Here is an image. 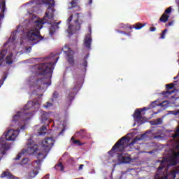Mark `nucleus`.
Segmentation results:
<instances>
[{"instance_id": "f257e3e1", "label": "nucleus", "mask_w": 179, "mask_h": 179, "mask_svg": "<svg viewBox=\"0 0 179 179\" xmlns=\"http://www.w3.org/2000/svg\"><path fill=\"white\" fill-rule=\"evenodd\" d=\"M34 1L36 0H31V2L33 3ZM36 3L38 5L46 3V5H49V7L45 12V16L43 19L35 21L34 27L27 31V40H28V43H29L31 45H36V44H38V43L43 40V36L40 35V30L43 29V24H45V23L48 22L45 19L48 18L50 20L54 19V12H55V10L52 8L53 6H55V1L54 0H38Z\"/></svg>"}, {"instance_id": "f03ea898", "label": "nucleus", "mask_w": 179, "mask_h": 179, "mask_svg": "<svg viewBox=\"0 0 179 179\" xmlns=\"http://www.w3.org/2000/svg\"><path fill=\"white\" fill-rule=\"evenodd\" d=\"M46 59H48L50 62L41 63L35 66L36 76H38V75L43 76V78L34 77L32 78V86L36 87V89H40L41 85H48V86L51 85L50 83L45 82V79L51 80L52 73L55 68V64L58 62L59 57H57L55 55H50V57H46Z\"/></svg>"}, {"instance_id": "7ed1b4c3", "label": "nucleus", "mask_w": 179, "mask_h": 179, "mask_svg": "<svg viewBox=\"0 0 179 179\" xmlns=\"http://www.w3.org/2000/svg\"><path fill=\"white\" fill-rule=\"evenodd\" d=\"M69 2L71 5V7L69 9L70 10L71 15L67 20V24H69L73 18L76 24L79 23L80 22L79 24H82V23H83V19H85V15L82 13H78L80 12L82 10L80 6L78 5L79 0H69Z\"/></svg>"}, {"instance_id": "20e7f679", "label": "nucleus", "mask_w": 179, "mask_h": 179, "mask_svg": "<svg viewBox=\"0 0 179 179\" xmlns=\"http://www.w3.org/2000/svg\"><path fill=\"white\" fill-rule=\"evenodd\" d=\"M127 145H128L127 137L123 136L115 143V145L112 147L111 150L108 152V153L110 157H114L116 153H123V152H125Z\"/></svg>"}, {"instance_id": "39448f33", "label": "nucleus", "mask_w": 179, "mask_h": 179, "mask_svg": "<svg viewBox=\"0 0 179 179\" xmlns=\"http://www.w3.org/2000/svg\"><path fill=\"white\" fill-rule=\"evenodd\" d=\"M23 155H34L38 159H45V154L43 152L38 145L31 143L27 145V148H23Z\"/></svg>"}, {"instance_id": "423d86ee", "label": "nucleus", "mask_w": 179, "mask_h": 179, "mask_svg": "<svg viewBox=\"0 0 179 179\" xmlns=\"http://www.w3.org/2000/svg\"><path fill=\"white\" fill-rule=\"evenodd\" d=\"M54 143H55V141L52 137H47L41 142V150L44 155L45 153H48L50 150H51V148L54 146Z\"/></svg>"}, {"instance_id": "0eeeda50", "label": "nucleus", "mask_w": 179, "mask_h": 179, "mask_svg": "<svg viewBox=\"0 0 179 179\" xmlns=\"http://www.w3.org/2000/svg\"><path fill=\"white\" fill-rule=\"evenodd\" d=\"M36 109L38 110V102L34 103L30 101L23 108L24 112L22 113V115H27V114L35 113Z\"/></svg>"}, {"instance_id": "6e6552de", "label": "nucleus", "mask_w": 179, "mask_h": 179, "mask_svg": "<svg viewBox=\"0 0 179 179\" xmlns=\"http://www.w3.org/2000/svg\"><path fill=\"white\" fill-rule=\"evenodd\" d=\"M78 92H79V87L77 85L73 88L69 90V92L67 93V96L66 98V103L67 106L72 104V101L75 99V96H76Z\"/></svg>"}, {"instance_id": "1a4fd4ad", "label": "nucleus", "mask_w": 179, "mask_h": 179, "mask_svg": "<svg viewBox=\"0 0 179 179\" xmlns=\"http://www.w3.org/2000/svg\"><path fill=\"white\" fill-rule=\"evenodd\" d=\"M150 108H146L144 107L143 109L139 108L136 109L133 115L134 121L137 122L138 125H142V124H144L145 122H143V116H142V111H146V110H149Z\"/></svg>"}, {"instance_id": "9d476101", "label": "nucleus", "mask_w": 179, "mask_h": 179, "mask_svg": "<svg viewBox=\"0 0 179 179\" xmlns=\"http://www.w3.org/2000/svg\"><path fill=\"white\" fill-rule=\"evenodd\" d=\"M62 51L66 54L69 64H70L71 66H73V65H75V59H73V55L75 52L73 50H71L68 45H64L62 49Z\"/></svg>"}, {"instance_id": "9b49d317", "label": "nucleus", "mask_w": 179, "mask_h": 179, "mask_svg": "<svg viewBox=\"0 0 179 179\" xmlns=\"http://www.w3.org/2000/svg\"><path fill=\"white\" fill-rule=\"evenodd\" d=\"M17 136V133L15 132L13 129H10L3 134L2 138L5 139V141H15Z\"/></svg>"}, {"instance_id": "f8f14e48", "label": "nucleus", "mask_w": 179, "mask_h": 179, "mask_svg": "<svg viewBox=\"0 0 179 179\" xmlns=\"http://www.w3.org/2000/svg\"><path fill=\"white\" fill-rule=\"evenodd\" d=\"M177 176V172L176 171H172L169 175H165L160 176L158 173L155 176V179H176Z\"/></svg>"}, {"instance_id": "ddd939ff", "label": "nucleus", "mask_w": 179, "mask_h": 179, "mask_svg": "<svg viewBox=\"0 0 179 179\" xmlns=\"http://www.w3.org/2000/svg\"><path fill=\"white\" fill-rule=\"evenodd\" d=\"M175 85L174 83H170L166 85V91H164L161 93L164 97H169L171 94H173L174 93V91H170L171 89H173Z\"/></svg>"}, {"instance_id": "4468645a", "label": "nucleus", "mask_w": 179, "mask_h": 179, "mask_svg": "<svg viewBox=\"0 0 179 179\" xmlns=\"http://www.w3.org/2000/svg\"><path fill=\"white\" fill-rule=\"evenodd\" d=\"M178 157H179V152L173 153L171 157V159L169 161L171 166H177V164H178L179 163Z\"/></svg>"}, {"instance_id": "2eb2a0df", "label": "nucleus", "mask_w": 179, "mask_h": 179, "mask_svg": "<svg viewBox=\"0 0 179 179\" xmlns=\"http://www.w3.org/2000/svg\"><path fill=\"white\" fill-rule=\"evenodd\" d=\"M178 157H179V152L173 153L171 157V159L169 161L171 166H177V164H178L179 163Z\"/></svg>"}, {"instance_id": "dca6fc26", "label": "nucleus", "mask_w": 179, "mask_h": 179, "mask_svg": "<svg viewBox=\"0 0 179 179\" xmlns=\"http://www.w3.org/2000/svg\"><path fill=\"white\" fill-rule=\"evenodd\" d=\"M84 44L86 48L90 50L92 45V35L90 34H87L84 40Z\"/></svg>"}, {"instance_id": "f3484780", "label": "nucleus", "mask_w": 179, "mask_h": 179, "mask_svg": "<svg viewBox=\"0 0 179 179\" xmlns=\"http://www.w3.org/2000/svg\"><path fill=\"white\" fill-rule=\"evenodd\" d=\"M74 136L75 138H79L80 139H85V138L87 136V132H86L85 129H81L79 131H76Z\"/></svg>"}, {"instance_id": "a211bd4d", "label": "nucleus", "mask_w": 179, "mask_h": 179, "mask_svg": "<svg viewBox=\"0 0 179 179\" xmlns=\"http://www.w3.org/2000/svg\"><path fill=\"white\" fill-rule=\"evenodd\" d=\"M48 118H50V115L48 113L44 111V110H41V121L42 124L45 123L46 121L48 120Z\"/></svg>"}, {"instance_id": "6ab92c4d", "label": "nucleus", "mask_w": 179, "mask_h": 179, "mask_svg": "<svg viewBox=\"0 0 179 179\" xmlns=\"http://www.w3.org/2000/svg\"><path fill=\"white\" fill-rule=\"evenodd\" d=\"M44 159H38V160H35L31 162V166L34 167L36 170H40V167H41V162H43Z\"/></svg>"}, {"instance_id": "aec40b11", "label": "nucleus", "mask_w": 179, "mask_h": 179, "mask_svg": "<svg viewBox=\"0 0 179 179\" xmlns=\"http://www.w3.org/2000/svg\"><path fill=\"white\" fill-rule=\"evenodd\" d=\"M118 160L120 162V163H129V162H131V158L129 157L120 155L118 156Z\"/></svg>"}, {"instance_id": "412c9836", "label": "nucleus", "mask_w": 179, "mask_h": 179, "mask_svg": "<svg viewBox=\"0 0 179 179\" xmlns=\"http://www.w3.org/2000/svg\"><path fill=\"white\" fill-rule=\"evenodd\" d=\"M1 178H3L4 177H7V178H10V179H20L19 178V177H16L13 176L10 172H7V171L3 172L1 174Z\"/></svg>"}, {"instance_id": "4be33fe9", "label": "nucleus", "mask_w": 179, "mask_h": 179, "mask_svg": "<svg viewBox=\"0 0 179 179\" xmlns=\"http://www.w3.org/2000/svg\"><path fill=\"white\" fill-rule=\"evenodd\" d=\"M6 54H8V50L5 49L0 51V67L2 66V64L3 62V59H5V57H6Z\"/></svg>"}, {"instance_id": "5701e85b", "label": "nucleus", "mask_w": 179, "mask_h": 179, "mask_svg": "<svg viewBox=\"0 0 179 179\" xmlns=\"http://www.w3.org/2000/svg\"><path fill=\"white\" fill-rule=\"evenodd\" d=\"M6 64L7 65H12L13 64V54L10 53L6 57Z\"/></svg>"}, {"instance_id": "b1692460", "label": "nucleus", "mask_w": 179, "mask_h": 179, "mask_svg": "<svg viewBox=\"0 0 179 179\" xmlns=\"http://www.w3.org/2000/svg\"><path fill=\"white\" fill-rule=\"evenodd\" d=\"M37 174H38V171L33 170V171H31L30 172H28L26 178L27 179L34 178V177H36V176H37Z\"/></svg>"}, {"instance_id": "393cba45", "label": "nucleus", "mask_w": 179, "mask_h": 179, "mask_svg": "<svg viewBox=\"0 0 179 179\" xmlns=\"http://www.w3.org/2000/svg\"><path fill=\"white\" fill-rule=\"evenodd\" d=\"M47 127H48V124L47 125H43L41 128H40V131L38 132V135L40 136H44V135H45L47 134V132L43 131H47Z\"/></svg>"}, {"instance_id": "a878e982", "label": "nucleus", "mask_w": 179, "mask_h": 179, "mask_svg": "<svg viewBox=\"0 0 179 179\" xmlns=\"http://www.w3.org/2000/svg\"><path fill=\"white\" fill-rule=\"evenodd\" d=\"M170 17V15L163 13L161 17L159 18V22H162V23H166L169 20Z\"/></svg>"}, {"instance_id": "bb28decb", "label": "nucleus", "mask_w": 179, "mask_h": 179, "mask_svg": "<svg viewBox=\"0 0 179 179\" xmlns=\"http://www.w3.org/2000/svg\"><path fill=\"white\" fill-rule=\"evenodd\" d=\"M145 134H143L141 135V136L139 137H135L134 141H132L130 143H129V146H132V145H135V143H136V142H138V141H141V139H143V138H145Z\"/></svg>"}, {"instance_id": "cd10ccee", "label": "nucleus", "mask_w": 179, "mask_h": 179, "mask_svg": "<svg viewBox=\"0 0 179 179\" xmlns=\"http://www.w3.org/2000/svg\"><path fill=\"white\" fill-rule=\"evenodd\" d=\"M151 125H162L163 124V119L158 118L150 122Z\"/></svg>"}, {"instance_id": "c85d7f7f", "label": "nucleus", "mask_w": 179, "mask_h": 179, "mask_svg": "<svg viewBox=\"0 0 179 179\" xmlns=\"http://www.w3.org/2000/svg\"><path fill=\"white\" fill-rule=\"evenodd\" d=\"M145 26H146V24L138 22L133 25V29H135L136 30H141V29H142V27H145Z\"/></svg>"}, {"instance_id": "c756f323", "label": "nucleus", "mask_w": 179, "mask_h": 179, "mask_svg": "<svg viewBox=\"0 0 179 179\" xmlns=\"http://www.w3.org/2000/svg\"><path fill=\"white\" fill-rule=\"evenodd\" d=\"M55 169L58 171H64V167L62 164V162H59L57 164L55 165Z\"/></svg>"}, {"instance_id": "7c9ffc66", "label": "nucleus", "mask_w": 179, "mask_h": 179, "mask_svg": "<svg viewBox=\"0 0 179 179\" xmlns=\"http://www.w3.org/2000/svg\"><path fill=\"white\" fill-rule=\"evenodd\" d=\"M20 117H22V112H20L17 115H15L13 117L12 122L16 123L19 120H20Z\"/></svg>"}, {"instance_id": "2f4dec72", "label": "nucleus", "mask_w": 179, "mask_h": 179, "mask_svg": "<svg viewBox=\"0 0 179 179\" xmlns=\"http://www.w3.org/2000/svg\"><path fill=\"white\" fill-rule=\"evenodd\" d=\"M157 162L161 163L160 166L158 167L157 170L160 171V170H163V169H164V167H166V160L163 159L162 161H157Z\"/></svg>"}, {"instance_id": "473e14b6", "label": "nucleus", "mask_w": 179, "mask_h": 179, "mask_svg": "<svg viewBox=\"0 0 179 179\" xmlns=\"http://www.w3.org/2000/svg\"><path fill=\"white\" fill-rule=\"evenodd\" d=\"M60 23H61V22L54 23L51 27L52 30H53V31L58 30V29H59Z\"/></svg>"}, {"instance_id": "72a5a7b5", "label": "nucleus", "mask_w": 179, "mask_h": 179, "mask_svg": "<svg viewBox=\"0 0 179 179\" xmlns=\"http://www.w3.org/2000/svg\"><path fill=\"white\" fill-rule=\"evenodd\" d=\"M71 141H73V143L74 144V145H78V146H82V145H85V143H80V141H79V140H76L75 139V137H71Z\"/></svg>"}, {"instance_id": "f704fd0d", "label": "nucleus", "mask_w": 179, "mask_h": 179, "mask_svg": "<svg viewBox=\"0 0 179 179\" xmlns=\"http://www.w3.org/2000/svg\"><path fill=\"white\" fill-rule=\"evenodd\" d=\"M1 148L4 149V150H9V149H10V144L1 143Z\"/></svg>"}, {"instance_id": "c9c22d12", "label": "nucleus", "mask_w": 179, "mask_h": 179, "mask_svg": "<svg viewBox=\"0 0 179 179\" xmlns=\"http://www.w3.org/2000/svg\"><path fill=\"white\" fill-rule=\"evenodd\" d=\"M87 58H89V55H86V56L83 59V66H84V68L87 67Z\"/></svg>"}, {"instance_id": "e433bc0d", "label": "nucleus", "mask_w": 179, "mask_h": 179, "mask_svg": "<svg viewBox=\"0 0 179 179\" xmlns=\"http://www.w3.org/2000/svg\"><path fill=\"white\" fill-rule=\"evenodd\" d=\"M29 163V158L25 157L22 159V160L20 162L21 166H25V164H27Z\"/></svg>"}, {"instance_id": "4c0bfd02", "label": "nucleus", "mask_w": 179, "mask_h": 179, "mask_svg": "<svg viewBox=\"0 0 179 179\" xmlns=\"http://www.w3.org/2000/svg\"><path fill=\"white\" fill-rule=\"evenodd\" d=\"M54 104L52 103L47 102L46 104L43 105V107L45 108H51Z\"/></svg>"}, {"instance_id": "58836bf2", "label": "nucleus", "mask_w": 179, "mask_h": 179, "mask_svg": "<svg viewBox=\"0 0 179 179\" xmlns=\"http://www.w3.org/2000/svg\"><path fill=\"white\" fill-rule=\"evenodd\" d=\"M166 33H167V29H164V31H162V33L161 34L160 38H165Z\"/></svg>"}, {"instance_id": "ea45409f", "label": "nucleus", "mask_w": 179, "mask_h": 179, "mask_svg": "<svg viewBox=\"0 0 179 179\" xmlns=\"http://www.w3.org/2000/svg\"><path fill=\"white\" fill-rule=\"evenodd\" d=\"M59 96V94L58 93V92L55 91L52 94L53 99H58Z\"/></svg>"}, {"instance_id": "a19ab883", "label": "nucleus", "mask_w": 179, "mask_h": 179, "mask_svg": "<svg viewBox=\"0 0 179 179\" xmlns=\"http://www.w3.org/2000/svg\"><path fill=\"white\" fill-rule=\"evenodd\" d=\"M22 155H23V151H22V152H20L17 155V157L15 159V160H20V158L22 157Z\"/></svg>"}, {"instance_id": "79ce46f5", "label": "nucleus", "mask_w": 179, "mask_h": 179, "mask_svg": "<svg viewBox=\"0 0 179 179\" xmlns=\"http://www.w3.org/2000/svg\"><path fill=\"white\" fill-rule=\"evenodd\" d=\"M166 15H168L169 13H171V7H169L164 12Z\"/></svg>"}, {"instance_id": "37998d69", "label": "nucleus", "mask_w": 179, "mask_h": 179, "mask_svg": "<svg viewBox=\"0 0 179 179\" xmlns=\"http://www.w3.org/2000/svg\"><path fill=\"white\" fill-rule=\"evenodd\" d=\"M174 24V21H171L168 24H166V27H170V26H173Z\"/></svg>"}, {"instance_id": "c03bdc74", "label": "nucleus", "mask_w": 179, "mask_h": 179, "mask_svg": "<svg viewBox=\"0 0 179 179\" xmlns=\"http://www.w3.org/2000/svg\"><path fill=\"white\" fill-rule=\"evenodd\" d=\"M5 79H6V77H3L2 79L0 80V87L3 85V83L5 82Z\"/></svg>"}, {"instance_id": "a18cd8bd", "label": "nucleus", "mask_w": 179, "mask_h": 179, "mask_svg": "<svg viewBox=\"0 0 179 179\" xmlns=\"http://www.w3.org/2000/svg\"><path fill=\"white\" fill-rule=\"evenodd\" d=\"M10 38H12V41H15L17 37L15 36V35H13V34H12L10 36Z\"/></svg>"}, {"instance_id": "49530a36", "label": "nucleus", "mask_w": 179, "mask_h": 179, "mask_svg": "<svg viewBox=\"0 0 179 179\" xmlns=\"http://www.w3.org/2000/svg\"><path fill=\"white\" fill-rule=\"evenodd\" d=\"M156 101H153L150 103V107H152V108H155V107H156Z\"/></svg>"}, {"instance_id": "de8ad7c7", "label": "nucleus", "mask_w": 179, "mask_h": 179, "mask_svg": "<svg viewBox=\"0 0 179 179\" xmlns=\"http://www.w3.org/2000/svg\"><path fill=\"white\" fill-rule=\"evenodd\" d=\"M178 136H179V134L176 133L172 136V138H173V139H176V138H178Z\"/></svg>"}, {"instance_id": "09e8293b", "label": "nucleus", "mask_w": 179, "mask_h": 179, "mask_svg": "<svg viewBox=\"0 0 179 179\" xmlns=\"http://www.w3.org/2000/svg\"><path fill=\"white\" fill-rule=\"evenodd\" d=\"M150 31H156V27H152L150 28Z\"/></svg>"}, {"instance_id": "8fccbe9b", "label": "nucleus", "mask_w": 179, "mask_h": 179, "mask_svg": "<svg viewBox=\"0 0 179 179\" xmlns=\"http://www.w3.org/2000/svg\"><path fill=\"white\" fill-rule=\"evenodd\" d=\"M84 166H85V165L80 164L79 168H78V171H80V170H83Z\"/></svg>"}, {"instance_id": "3c124183", "label": "nucleus", "mask_w": 179, "mask_h": 179, "mask_svg": "<svg viewBox=\"0 0 179 179\" xmlns=\"http://www.w3.org/2000/svg\"><path fill=\"white\" fill-rule=\"evenodd\" d=\"M121 34H125L126 36H130L129 33H127L125 31H122Z\"/></svg>"}, {"instance_id": "603ef678", "label": "nucleus", "mask_w": 179, "mask_h": 179, "mask_svg": "<svg viewBox=\"0 0 179 179\" xmlns=\"http://www.w3.org/2000/svg\"><path fill=\"white\" fill-rule=\"evenodd\" d=\"M26 51H27L28 52H30L31 51V47L27 48Z\"/></svg>"}, {"instance_id": "864d4df0", "label": "nucleus", "mask_w": 179, "mask_h": 179, "mask_svg": "<svg viewBox=\"0 0 179 179\" xmlns=\"http://www.w3.org/2000/svg\"><path fill=\"white\" fill-rule=\"evenodd\" d=\"M49 178H50V175H46L42 179H49Z\"/></svg>"}, {"instance_id": "5fc2aeb1", "label": "nucleus", "mask_w": 179, "mask_h": 179, "mask_svg": "<svg viewBox=\"0 0 179 179\" xmlns=\"http://www.w3.org/2000/svg\"><path fill=\"white\" fill-rule=\"evenodd\" d=\"M64 132H65V129H63L61 132L59 134V135H62V134H64Z\"/></svg>"}, {"instance_id": "6e6d98bb", "label": "nucleus", "mask_w": 179, "mask_h": 179, "mask_svg": "<svg viewBox=\"0 0 179 179\" xmlns=\"http://www.w3.org/2000/svg\"><path fill=\"white\" fill-rule=\"evenodd\" d=\"M88 3H89V5H92V3H93V0H90L88 1Z\"/></svg>"}, {"instance_id": "4d7b16f0", "label": "nucleus", "mask_w": 179, "mask_h": 179, "mask_svg": "<svg viewBox=\"0 0 179 179\" xmlns=\"http://www.w3.org/2000/svg\"><path fill=\"white\" fill-rule=\"evenodd\" d=\"M88 30H89L90 33V34H92V27H88Z\"/></svg>"}, {"instance_id": "13d9d810", "label": "nucleus", "mask_w": 179, "mask_h": 179, "mask_svg": "<svg viewBox=\"0 0 179 179\" xmlns=\"http://www.w3.org/2000/svg\"><path fill=\"white\" fill-rule=\"evenodd\" d=\"M175 132H176V134H179V127H178V128L176 129V130L175 131Z\"/></svg>"}, {"instance_id": "bf43d9fd", "label": "nucleus", "mask_w": 179, "mask_h": 179, "mask_svg": "<svg viewBox=\"0 0 179 179\" xmlns=\"http://www.w3.org/2000/svg\"><path fill=\"white\" fill-rule=\"evenodd\" d=\"M68 29H69V30L71 31V29H72V25H71V24H69V27H68Z\"/></svg>"}, {"instance_id": "052dcab7", "label": "nucleus", "mask_w": 179, "mask_h": 179, "mask_svg": "<svg viewBox=\"0 0 179 179\" xmlns=\"http://www.w3.org/2000/svg\"><path fill=\"white\" fill-rule=\"evenodd\" d=\"M26 128V126L24 124L22 127H21V129H24Z\"/></svg>"}, {"instance_id": "680f3d73", "label": "nucleus", "mask_w": 179, "mask_h": 179, "mask_svg": "<svg viewBox=\"0 0 179 179\" xmlns=\"http://www.w3.org/2000/svg\"><path fill=\"white\" fill-rule=\"evenodd\" d=\"M116 31H117V33H120V34H121V32H122V31H120V30H116Z\"/></svg>"}, {"instance_id": "e2e57ef3", "label": "nucleus", "mask_w": 179, "mask_h": 179, "mask_svg": "<svg viewBox=\"0 0 179 179\" xmlns=\"http://www.w3.org/2000/svg\"><path fill=\"white\" fill-rule=\"evenodd\" d=\"M174 80H176V79H177V76L173 78Z\"/></svg>"}, {"instance_id": "0e129e2a", "label": "nucleus", "mask_w": 179, "mask_h": 179, "mask_svg": "<svg viewBox=\"0 0 179 179\" xmlns=\"http://www.w3.org/2000/svg\"><path fill=\"white\" fill-rule=\"evenodd\" d=\"M16 132H20V130H19V129L16 130Z\"/></svg>"}, {"instance_id": "69168bd1", "label": "nucleus", "mask_w": 179, "mask_h": 179, "mask_svg": "<svg viewBox=\"0 0 179 179\" xmlns=\"http://www.w3.org/2000/svg\"><path fill=\"white\" fill-rule=\"evenodd\" d=\"M2 155H5V152H2Z\"/></svg>"}, {"instance_id": "338daca9", "label": "nucleus", "mask_w": 179, "mask_h": 179, "mask_svg": "<svg viewBox=\"0 0 179 179\" xmlns=\"http://www.w3.org/2000/svg\"><path fill=\"white\" fill-rule=\"evenodd\" d=\"M130 30H132V27H130Z\"/></svg>"}, {"instance_id": "774afa93", "label": "nucleus", "mask_w": 179, "mask_h": 179, "mask_svg": "<svg viewBox=\"0 0 179 179\" xmlns=\"http://www.w3.org/2000/svg\"><path fill=\"white\" fill-rule=\"evenodd\" d=\"M0 142H1V139H0Z\"/></svg>"}]
</instances>
